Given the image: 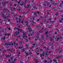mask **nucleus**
Here are the masks:
<instances>
[{
	"mask_svg": "<svg viewBox=\"0 0 63 63\" xmlns=\"http://www.w3.org/2000/svg\"><path fill=\"white\" fill-rule=\"evenodd\" d=\"M45 52H46L45 51H43V52L42 53V54H40V57H42V56H45V55L44 54L45 53Z\"/></svg>",
	"mask_w": 63,
	"mask_h": 63,
	"instance_id": "nucleus-1",
	"label": "nucleus"
},
{
	"mask_svg": "<svg viewBox=\"0 0 63 63\" xmlns=\"http://www.w3.org/2000/svg\"><path fill=\"white\" fill-rule=\"evenodd\" d=\"M1 4L3 7H4L5 5H6V2H1Z\"/></svg>",
	"mask_w": 63,
	"mask_h": 63,
	"instance_id": "nucleus-2",
	"label": "nucleus"
},
{
	"mask_svg": "<svg viewBox=\"0 0 63 63\" xmlns=\"http://www.w3.org/2000/svg\"><path fill=\"white\" fill-rule=\"evenodd\" d=\"M5 46H11V44L10 43H8L6 42L5 43Z\"/></svg>",
	"mask_w": 63,
	"mask_h": 63,
	"instance_id": "nucleus-3",
	"label": "nucleus"
},
{
	"mask_svg": "<svg viewBox=\"0 0 63 63\" xmlns=\"http://www.w3.org/2000/svg\"><path fill=\"white\" fill-rule=\"evenodd\" d=\"M1 16H2L3 17H4V16H5V15L4 14H3V13L2 12H1Z\"/></svg>",
	"mask_w": 63,
	"mask_h": 63,
	"instance_id": "nucleus-4",
	"label": "nucleus"
},
{
	"mask_svg": "<svg viewBox=\"0 0 63 63\" xmlns=\"http://www.w3.org/2000/svg\"><path fill=\"white\" fill-rule=\"evenodd\" d=\"M49 38H50V41L51 42H52V41L53 40H54V39L53 38H52V37H49Z\"/></svg>",
	"mask_w": 63,
	"mask_h": 63,
	"instance_id": "nucleus-5",
	"label": "nucleus"
},
{
	"mask_svg": "<svg viewBox=\"0 0 63 63\" xmlns=\"http://www.w3.org/2000/svg\"><path fill=\"white\" fill-rule=\"evenodd\" d=\"M15 33H16V35H17L18 34H19V32L18 31H16L15 32Z\"/></svg>",
	"mask_w": 63,
	"mask_h": 63,
	"instance_id": "nucleus-6",
	"label": "nucleus"
},
{
	"mask_svg": "<svg viewBox=\"0 0 63 63\" xmlns=\"http://www.w3.org/2000/svg\"><path fill=\"white\" fill-rule=\"evenodd\" d=\"M45 3H46V4H47V6H48V5H49L50 4V3L49 2H45Z\"/></svg>",
	"mask_w": 63,
	"mask_h": 63,
	"instance_id": "nucleus-7",
	"label": "nucleus"
},
{
	"mask_svg": "<svg viewBox=\"0 0 63 63\" xmlns=\"http://www.w3.org/2000/svg\"><path fill=\"white\" fill-rule=\"evenodd\" d=\"M19 21H17L16 22L17 23L18 22H19V23H20V21H21V19H18Z\"/></svg>",
	"mask_w": 63,
	"mask_h": 63,
	"instance_id": "nucleus-8",
	"label": "nucleus"
},
{
	"mask_svg": "<svg viewBox=\"0 0 63 63\" xmlns=\"http://www.w3.org/2000/svg\"><path fill=\"white\" fill-rule=\"evenodd\" d=\"M14 44L15 46H18V44L17 43H16V42H14Z\"/></svg>",
	"mask_w": 63,
	"mask_h": 63,
	"instance_id": "nucleus-9",
	"label": "nucleus"
},
{
	"mask_svg": "<svg viewBox=\"0 0 63 63\" xmlns=\"http://www.w3.org/2000/svg\"><path fill=\"white\" fill-rule=\"evenodd\" d=\"M62 3L60 4V5L59 6L60 7H62V5H63V1H61Z\"/></svg>",
	"mask_w": 63,
	"mask_h": 63,
	"instance_id": "nucleus-10",
	"label": "nucleus"
},
{
	"mask_svg": "<svg viewBox=\"0 0 63 63\" xmlns=\"http://www.w3.org/2000/svg\"><path fill=\"white\" fill-rule=\"evenodd\" d=\"M7 9H3L4 12V13H5L6 12V11H7Z\"/></svg>",
	"mask_w": 63,
	"mask_h": 63,
	"instance_id": "nucleus-11",
	"label": "nucleus"
},
{
	"mask_svg": "<svg viewBox=\"0 0 63 63\" xmlns=\"http://www.w3.org/2000/svg\"><path fill=\"white\" fill-rule=\"evenodd\" d=\"M2 39L3 40H5V39H6V37L5 36H4V37L2 38Z\"/></svg>",
	"mask_w": 63,
	"mask_h": 63,
	"instance_id": "nucleus-12",
	"label": "nucleus"
},
{
	"mask_svg": "<svg viewBox=\"0 0 63 63\" xmlns=\"http://www.w3.org/2000/svg\"><path fill=\"white\" fill-rule=\"evenodd\" d=\"M28 30H29L30 32H31V31H32V30H31V28H28Z\"/></svg>",
	"mask_w": 63,
	"mask_h": 63,
	"instance_id": "nucleus-13",
	"label": "nucleus"
},
{
	"mask_svg": "<svg viewBox=\"0 0 63 63\" xmlns=\"http://www.w3.org/2000/svg\"><path fill=\"white\" fill-rule=\"evenodd\" d=\"M59 13H58V12L57 13H55V15L56 16H58V15Z\"/></svg>",
	"mask_w": 63,
	"mask_h": 63,
	"instance_id": "nucleus-14",
	"label": "nucleus"
},
{
	"mask_svg": "<svg viewBox=\"0 0 63 63\" xmlns=\"http://www.w3.org/2000/svg\"><path fill=\"white\" fill-rule=\"evenodd\" d=\"M34 15L35 16H37V13H34Z\"/></svg>",
	"mask_w": 63,
	"mask_h": 63,
	"instance_id": "nucleus-15",
	"label": "nucleus"
},
{
	"mask_svg": "<svg viewBox=\"0 0 63 63\" xmlns=\"http://www.w3.org/2000/svg\"><path fill=\"white\" fill-rule=\"evenodd\" d=\"M33 8H34V9H36V10H37V9H38L36 7H35V5L34 7H33Z\"/></svg>",
	"mask_w": 63,
	"mask_h": 63,
	"instance_id": "nucleus-16",
	"label": "nucleus"
},
{
	"mask_svg": "<svg viewBox=\"0 0 63 63\" xmlns=\"http://www.w3.org/2000/svg\"><path fill=\"white\" fill-rule=\"evenodd\" d=\"M4 49V48L3 47L1 48V49H0V51H1L2 50H3V49Z\"/></svg>",
	"mask_w": 63,
	"mask_h": 63,
	"instance_id": "nucleus-17",
	"label": "nucleus"
},
{
	"mask_svg": "<svg viewBox=\"0 0 63 63\" xmlns=\"http://www.w3.org/2000/svg\"><path fill=\"white\" fill-rule=\"evenodd\" d=\"M9 1H7L6 2H5L6 4V5H7L8 3H9Z\"/></svg>",
	"mask_w": 63,
	"mask_h": 63,
	"instance_id": "nucleus-18",
	"label": "nucleus"
},
{
	"mask_svg": "<svg viewBox=\"0 0 63 63\" xmlns=\"http://www.w3.org/2000/svg\"><path fill=\"white\" fill-rule=\"evenodd\" d=\"M8 17H8V16H6L4 17V18H5V19H6V18H7V19H8Z\"/></svg>",
	"mask_w": 63,
	"mask_h": 63,
	"instance_id": "nucleus-19",
	"label": "nucleus"
},
{
	"mask_svg": "<svg viewBox=\"0 0 63 63\" xmlns=\"http://www.w3.org/2000/svg\"><path fill=\"white\" fill-rule=\"evenodd\" d=\"M56 59H60V58L59 57V56H58L56 57Z\"/></svg>",
	"mask_w": 63,
	"mask_h": 63,
	"instance_id": "nucleus-20",
	"label": "nucleus"
},
{
	"mask_svg": "<svg viewBox=\"0 0 63 63\" xmlns=\"http://www.w3.org/2000/svg\"><path fill=\"white\" fill-rule=\"evenodd\" d=\"M23 4H24V3L23 2L22 3V4H20V5H23Z\"/></svg>",
	"mask_w": 63,
	"mask_h": 63,
	"instance_id": "nucleus-21",
	"label": "nucleus"
},
{
	"mask_svg": "<svg viewBox=\"0 0 63 63\" xmlns=\"http://www.w3.org/2000/svg\"><path fill=\"white\" fill-rule=\"evenodd\" d=\"M7 50H8V51H12V50H11L10 49H7Z\"/></svg>",
	"mask_w": 63,
	"mask_h": 63,
	"instance_id": "nucleus-22",
	"label": "nucleus"
},
{
	"mask_svg": "<svg viewBox=\"0 0 63 63\" xmlns=\"http://www.w3.org/2000/svg\"><path fill=\"white\" fill-rule=\"evenodd\" d=\"M51 6H52V5H51V4L49 6V7L51 8Z\"/></svg>",
	"mask_w": 63,
	"mask_h": 63,
	"instance_id": "nucleus-23",
	"label": "nucleus"
},
{
	"mask_svg": "<svg viewBox=\"0 0 63 63\" xmlns=\"http://www.w3.org/2000/svg\"><path fill=\"white\" fill-rule=\"evenodd\" d=\"M20 32H22V29H20Z\"/></svg>",
	"mask_w": 63,
	"mask_h": 63,
	"instance_id": "nucleus-24",
	"label": "nucleus"
},
{
	"mask_svg": "<svg viewBox=\"0 0 63 63\" xmlns=\"http://www.w3.org/2000/svg\"><path fill=\"white\" fill-rule=\"evenodd\" d=\"M47 60H44V62L45 63H47Z\"/></svg>",
	"mask_w": 63,
	"mask_h": 63,
	"instance_id": "nucleus-25",
	"label": "nucleus"
},
{
	"mask_svg": "<svg viewBox=\"0 0 63 63\" xmlns=\"http://www.w3.org/2000/svg\"><path fill=\"white\" fill-rule=\"evenodd\" d=\"M34 60L35 61H36L37 60V59H36V58H34Z\"/></svg>",
	"mask_w": 63,
	"mask_h": 63,
	"instance_id": "nucleus-26",
	"label": "nucleus"
},
{
	"mask_svg": "<svg viewBox=\"0 0 63 63\" xmlns=\"http://www.w3.org/2000/svg\"><path fill=\"white\" fill-rule=\"evenodd\" d=\"M16 29L17 30V29H18V28H16V27H15L14 29V30H15Z\"/></svg>",
	"mask_w": 63,
	"mask_h": 63,
	"instance_id": "nucleus-27",
	"label": "nucleus"
},
{
	"mask_svg": "<svg viewBox=\"0 0 63 63\" xmlns=\"http://www.w3.org/2000/svg\"><path fill=\"white\" fill-rule=\"evenodd\" d=\"M60 39V38H57V41H59V39Z\"/></svg>",
	"mask_w": 63,
	"mask_h": 63,
	"instance_id": "nucleus-28",
	"label": "nucleus"
},
{
	"mask_svg": "<svg viewBox=\"0 0 63 63\" xmlns=\"http://www.w3.org/2000/svg\"><path fill=\"white\" fill-rule=\"evenodd\" d=\"M25 40H27L26 41V42H27L28 41V39L26 38H25Z\"/></svg>",
	"mask_w": 63,
	"mask_h": 63,
	"instance_id": "nucleus-29",
	"label": "nucleus"
},
{
	"mask_svg": "<svg viewBox=\"0 0 63 63\" xmlns=\"http://www.w3.org/2000/svg\"><path fill=\"white\" fill-rule=\"evenodd\" d=\"M14 6H15V7H16V3H14Z\"/></svg>",
	"mask_w": 63,
	"mask_h": 63,
	"instance_id": "nucleus-30",
	"label": "nucleus"
},
{
	"mask_svg": "<svg viewBox=\"0 0 63 63\" xmlns=\"http://www.w3.org/2000/svg\"><path fill=\"white\" fill-rule=\"evenodd\" d=\"M46 3H45V2L44 3V4H43V6H46Z\"/></svg>",
	"mask_w": 63,
	"mask_h": 63,
	"instance_id": "nucleus-31",
	"label": "nucleus"
},
{
	"mask_svg": "<svg viewBox=\"0 0 63 63\" xmlns=\"http://www.w3.org/2000/svg\"><path fill=\"white\" fill-rule=\"evenodd\" d=\"M37 12L36 13L37 14H39V13H40V12H39V11H37Z\"/></svg>",
	"mask_w": 63,
	"mask_h": 63,
	"instance_id": "nucleus-32",
	"label": "nucleus"
},
{
	"mask_svg": "<svg viewBox=\"0 0 63 63\" xmlns=\"http://www.w3.org/2000/svg\"><path fill=\"white\" fill-rule=\"evenodd\" d=\"M48 33V31L47 32L45 33V34H47V33Z\"/></svg>",
	"mask_w": 63,
	"mask_h": 63,
	"instance_id": "nucleus-33",
	"label": "nucleus"
},
{
	"mask_svg": "<svg viewBox=\"0 0 63 63\" xmlns=\"http://www.w3.org/2000/svg\"><path fill=\"white\" fill-rule=\"evenodd\" d=\"M48 28H49L50 29V28H51V26H48Z\"/></svg>",
	"mask_w": 63,
	"mask_h": 63,
	"instance_id": "nucleus-34",
	"label": "nucleus"
},
{
	"mask_svg": "<svg viewBox=\"0 0 63 63\" xmlns=\"http://www.w3.org/2000/svg\"><path fill=\"white\" fill-rule=\"evenodd\" d=\"M53 60L54 62H56V60H55L54 59Z\"/></svg>",
	"mask_w": 63,
	"mask_h": 63,
	"instance_id": "nucleus-35",
	"label": "nucleus"
},
{
	"mask_svg": "<svg viewBox=\"0 0 63 63\" xmlns=\"http://www.w3.org/2000/svg\"><path fill=\"white\" fill-rule=\"evenodd\" d=\"M41 38H42V39H43V38H44V35H43L42 36Z\"/></svg>",
	"mask_w": 63,
	"mask_h": 63,
	"instance_id": "nucleus-36",
	"label": "nucleus"
},
{
	"mask_svg": "<svg viewBox=\"0 0 63 63\" xmlns=\"http://www.w3.org/2000/svg\"><path fill=\"white\" fill-rule=\"evenodd\" d=\"M10 9H11V11H12V10H13V8L12 7H11L10 8Z\"/></svg>",
	"mask_w": 63,
	"mask_h": 63,
	"instance_id": "nucleus-37",
	"label": "nucleus"
},
{
	"mask_svg": "<svg viewBox=\"0 0 63 63\" xmlns=\"http://www.w3.org/2000/svg\"><path fill=\"white\" fill-rule=\"evenodd\" d=\"M13 58H14L13 56L11 57V60H13Z\"/></svg>",
	"mask_w": 63,
	"mask_h": 63,
	"instance_id": "nucleus-38",
	"label": "nucleus"
},
{
	"mask_svg": "<svg viewBox=\"0 0 63 63\" xmlns=\"http://www.w3.org/2000/svg\"><path fill=\"white\" fill-rule=\"evenodd\" d=\"M11 20L10 19H7V20H8V22H10V21Z\"/></svg>",
	"mask_w": 63,
	"mask_h": 63,
	"instance_id": "nucleus-39",
	"label": "nucleus"
},
{
	"mask_svg": "<svg viewBox=\"0 0 63 63\" xmlns=\"http://www.w3.org/2000/svg\"><path fill=\"white\" fill-rule=\"evenodd\" d=\"M32 53L31 52H30L29 54H30V55H31V54H32Z\"/></svg>",
	"mask_w": 63,
	"mask_h": 63,
	"instance_id": "nucleus-40",
	"label": "nucleus"
},
{
	"mask_svg": "<svg viewBox=\"0 0 63 63\" xmlns=\"http://www.w3.org/2000/svg\"><path fill=\"white\" fill-rule=\"evenodd\" d=\"M26 55H27H27H29V54H28V53H26Z\"/></svg>",
	"mask_w": 63,
	"mask_h": 63,
	"instance_id": "nucleus-41",
	"label": "nucleus"
},
{
	"mask_svg": "<svg viewBox=\"0 0 63 63\" xmlns=\"http://www.w3.org/2000/svg\"><path fill=\"white\" fill-rule=\"evenodd\" d=\"M39 20H40V19H38L37 20V21H39Z\"/></svg>",
	"mask_w": 63,
	"mask_h": 63,
	"instance_id": "nucleus-42",
	"label": "nucleus"
},
{
	"mask_svg": "<svg viewBox=\"0 0 63 63\" xmlns=\"http://www.w3.org/2000/svg\"><path fill=\"white\" fill-rule=\"evenodd\" d=\"M25 47H28V46H27V45L26 44L25 45Z\"/></svg>",
	"mask_w": 63,
	"mask_h": 63,
	"instance_id": "nucleus-43",
	"label": "nucleus"
},
{
	"mask_svg": "<svg viewBox=\"0 0 63 63\" xmlns=\"http://www.w3.org/2000/svg\"><path fill=\"white\" fill-rule=\"evenodd\" d=\"M53 38H55V35H53Z\"/></svg>",
	"mask_w": 63,
	"mask_h": 63,
	"instance_id": "nucleus-44",
	"label": "nucleus"
},
{
	"mask_svg": "<svg viewBox=\"0 0 63 63\" xmlns=\"http://www.w3.org/2000/svg\"><path fill=\"white\" fill-rule=\"evenodd\" d=\"M11 56V54H10V55H8V57H10V56Z\"/></svg>",
	"mask_w": 63,
	"mask_h": 63,
	"instance_id": "nucleus-45",
	"label": "nucleus"
},
{
	"mask_svg": "<svg viewBox=\"0 0 63 63\" xmlns=\"http://www.w3.org/2000/svg\"><path fill=\"white\" fill-rule=\"evenodd\" d=\"M44 58H41V60H44Z\"/></svg>",
	"mask_w": 63,
	"mask_h": 63,
	"instance_id": "nucleus-46",
	"label": "nucleus"
},
{
	"mask_svg": "<svg viewBox=\"0 0 63 63\" xmlns=\"http://www.w3.org/2000/svg\"><path fill=\"white\" fill-rule=\"evenodd\" d=\"M10 35V33H8V34H7V36H9Z\"/></svg>",
	"mask_w": 63,
	"mask_h": 63,
	"instance_id": "nucleus-47",
	"label": "nucleus"
},
{
	"mask_svg": "<svg viewBox=\"0 0 63 63\" xmlns=\"http://www.w3.org/2000/svg\"><path fill=\"white\" fill-rule=\"evenodd\" d=\"M60 11V12H62V13H63V12L62 11V10H61Z\"/></svg>",
	"mask_w": 63,
	"mask_h": 63,
	"instance_id": "nucleus-48",
	"label": "nucleus"
},
{
	"mask_svg": "<svg viewBox=\"0 0 63 63\" xmlns=\"http://www.w3.org/2000/svg\"><path fill=\"white\" fill-rule=\"evenodd\" d=\"M7 12L8 13H10V11L9 10H8Z\"/></svg>",
	"mask_w": 63,
	"mask_h": 63,
	"instance_id": "nucleus-49",
	"label": "nucleus"
},
{
	"mask_svg": "<svg viewBox=\"0 0 63 63\" xmlns=\"http://www.w3.org/2000/svg\"><path fill=\"white\" fill-rule=\"evenodd\" d=\"M32 45H33V46H35V43H33V44Z\"/></svg>",
	"mask_w": 63,
	"mask_h": 63,
	"instance_id": "nucleus-50",
	"label": "nucleus"
},
{
	"mask_svg": "<svg viewBox=\"0 0 63 63\" xmlns=\"http://www.w3.org/2000/svg\"><path fill=\"white\" fill-rule=\"evenodd\" d=\"M59 57H62V55L59 56Z\"/></svg>",
	"mask_w": 63,
	"mask_h": 63,
	"instance_id": "nucleus-51",
	"label": "nucleus"
},
{
	"mask_svg": "<svg viewBox=\"0 0 63 63\" xmlns=\"http://www.w3.org/2000/svg\"><path fill=\"white\" fill-rule=\"evenodd\" d=\"M25 22L26 23H27V24H28V21H25Z\"/></svg>",
	"mask_w": 63,
	"mask_h": 63,
	"instance_id": "nucleus-52",
	"label": "nucleus"
},
{
	"mask_svg": "<svg viewBox=\"0 0 63 63\" xmlns=\"http://www.w3.org/2000/svg\"><path fill=\"white\" fill-rule=\"evenodd\" d=\"M25 33L24 32L23 33V35L24 36V35H25Z\"/></svg>",
	"mask_w": 63,
	"mask_h": 63,
	"instance_id": "nucleus-53",
	"label": "nucleus"
},
{
	"mask_svg": "<svg viewBox=\"0 0 63 63\" xmlns=\"http://www.w3.org/2000/svg\"><path fill=\"white\" fill-rule=\"evenodd\" d=\"M25 51V49H23V52H24Z\"/></svg>",
	"mask_w": 63,
	"mask_h": 63,
	"instance_id": "nucleus-54",
	"label": "nucleus"
},
{
	"mask_svg": "<svg viewBox=\"0 0 63 63\" xmlns=\"http://www.w3.org/2000/svg\"><path fill=\"white\" fill-rule=\"evenodd\" d=\"M5 56H6V58H7V57H8V55H6Z\"/></svg>",
	"mask_w": 63,
	"mask_h": 63,
	"instance_id": "nucleus-55",
	"label": "nucleus"
},
{
	"mask_svg": "<svg viewBox=\"0 0 63 63\" xmlns=\"http://www.w3.org/2000/svg\"><path fill=\"white\" fill-rule=\"evenodd\" d=\"M45 54H46V55H48V54H47V53H45Z\"/></svg>",
	"mask_w": 63,
	"mask_h": 63,
	"instance_id": "nucleus-56",
	"label": "nucleus"
},
{
	"mask_svg": "<svg viewBox=\"0 0 63 63\" xmlns=\"http://www.w3.org/2000/svg\"><path fill=\"white\" fill-rule=\"evenodd\" d=\"M38 40V39H35V41H37V40Z\"/></svg>",
	"mask_w": 63,
	"mask_h": 63,
	"instance_id": "nucleus-57",
	"label": "nucleus"
},
{
	"mask_svg": "<svg viewBox=\"0 0 63 63\" xmlns=\"http://www.w3.org/2000/svg\"><path fill=\"white\" fill-rule=\"evenodd\" d=\"M52 23L54 24V23H53V22H55V21H52Z\"/></svg>",
	"mask_w": 63,
	"mask_h": 63,
	"instance_id": "nucleus-58",
	"label": "nucleus"
},
{
	"mask_svg": "<svg viewBox=\"0 0 63 63\" xmlns=\"http://www.w3.org/2000/svg\"><path fill=\"white\" fill-rule=\"evenodd\" d=\"M6 50H4L3 51V52H6Z\"/></svg>",
	"mask_w": 63,
	"mask_h": 63,
	"instance_id": "nucleus-59",
	"label": "nucleus"
},
{
	"mask_svg": "<svg viewBox=\"0 0 63 63\" xmlns=\"http://www.w3.org/2000/svg\"><path fill=\"white\" fill-rule=\"evenodd\" d=\"M50 63H51V62H52V61L51 60H50Z\"/></svg>",
	"mask_w": 63,
	"mask_h": 63,
	"instance_id": "nucleus-60",
	"label": "nucleus"
},
{
	"mask_svg": "<svg viewBox=\"0 0 63 63\" xmlns=\"http://www.w3.org/2000/svg\"><path fill=\"white\" fill-rule=\"evenodd\" d=\"M62 22V21L61 20H60V22L61 23V22Z\"/></svg>",
	"mask_w": 63,
	"mask_h": 63,
	"instance_id": "nucleus-61",
	"label": "nucleus"
},
{
	"mask_svg": "<svg viewBox=\"0 0 63 63\" xmlns=\"http://www.w3.org/2000/svg\"><path fill=\"white\" fill-rule=\"evenodd\" d=\"M7 34L5 33V36H7Z\"/></svg>",
	"mask_w": 63,
	"mask_h": 63,
	"instance_id": "nucleus-62",
	"label": "nucleus"
},
{
	"mask_svg": "<svg viewBox=\"0 0 63 63\" xmlns=\"http://www.w3.org/2000/svg\"><path fill=\"white\" fill-rule=\"evenodd\" d=\"M57 34V32H55V34L56 35V34Z\"/></svg>",
	"mask_w": 63,
	"mask_h": 63,
	"instance_id": "nucleus-63",
	"label": "nucleus"
},
{
	"mask_svg": "<svg viewBox=\"0 0 63 63\" xmlns=\"http://www.w3.org/2000/svg\"><path fill=\"white\" fill-rule=\"evenodd\" d=\"M31 35L32 36L33 35V33H32L31 34Z\"/></svg>",
	"mask_w": 63,
	"mask_h": 63,
	"instance_id": "nucleus-64",
	"label": "nucleus"
}]
</instances>
